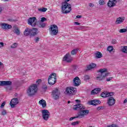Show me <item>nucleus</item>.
<instances>
[{
    "label": "nucleus",
    "mask_w": 127,
    "mask_h": 127,
    "mask_svg": "<svg viewBox=\"0 0 127 127\" xmlns=\"http://www.w3.org/2000/svg\"><path fill=\"white\" fill-rule=\"evenodd\" d=\"M73 109L74 111H78L77 115L79 119L84 118L85 116H87L90 113V111L89 110H86V107L81 104L74 105Z\"/></svg>",
    "instance_id": "1"
},
{
    "label": "nucleus",
    "mask_w": 127,
    "mask_h": 127,
    "mask_svg": "<svg viewBox=\"0 0 127 127\" xmlns=\"http://www.w3.org/2000/svg\"><path fill=\"white\" fill-rule=\"evenodd\" d=\"M71 10H72V9H71V4L68 3L67 2L62 3V12L63 13H69Z\"/></svg>",
    "instance_id": "2"
},
{
    "label": "nucleus",
    "mask_w": 127,
    "mask_h": 127,
    "mask_svg": "<svg viewBox=\"0 0 127 127\" xmlns=\"http://www.w3.org/2000/svg\"><path fill=\"white\" fill-rule=\"evenodd\" d=\"M36 92H37V85L33 84L27 89V94L29 97H32L35 95Z\"/></svg>",
    "instance_id": "3"
},
{
    "label": "nucleus",
    "mask_w": 127,
    "mask_h": 127,
    "mask_svg": "<svg viewBox=\"0 0 127 127\" xmlns=\"http://www.w3.org/2000/svg\"><path fill=\"white\" fill-rule=\"evenodd\" d=\"M77 92V89L73 87H67L65 88V94L68 96L75 95Z\"/></svg>",
    "instance_id": "4"
},
{
    "label": "nucleus",
    "mask_w": 127,
    "mask_h": 127,
    "mask_svg": "<svg viewBox=\"0 0 127 127\" xmlns=\"http://www.w3.org/2000/svg\"><path fill=\"white\" fill-rule=\"evenodd\" d=\"M50 34L52 35H57L58 34V26L56 25H52L49 29Z\"/></svg>",
    "instance_id": "5"
},
{
    "label": "nucleus",
    "mask_w": 127,
    "mask_h": 127,
    "mask_svg": "<svg viewBox=\"0 0 127 127\" xmlns=\"http://www.w3.org/2000/svg\"><path fill=\"white\" fill-rule=\"evenodd\" d=\"M61 93L58 88H55L52 92V98L54 100H58L60 97Z\"/></svg>",
    "instance_id": "6"
},
{
    "label": "nucleus",
    "mask_w": 127,
    "mask_h": 127,
    "mask_svg": "<svg viewBox=\"0 0 127 127\" xmlns=\"http://www.w3.org/2000/svg\"><path fill=\"white\" fill-rule=\"evenodd\" d=\"M42 117L43 120L45 121H48V119L50 118V112L46 109L43 110L42 111Z\"/></svg>",
    "instance_id": "7"
},
{
    "label": "nucleus",
    "mask_w": 127,
    "mask_h": 127,
    "mask_svg": "<svg viewBox=\"0 0 127 127\" xmlns=\"http://www.w3.org/2000/svg\"><path fill=\"white\" fill-rule=\"evenodd\" d=\"M37 21V19H36V17H30L28 19V24H29V25H31L33 27H34V26L36 25Z\"/></svg>",
    "instance_id": "8"
},
{
    "label": "nucleus",
    "mask_w": 127,
    "mask_h": 127,
    "mask_svg": "<svg viewBox=\"0 0 127 127\" xmlns=\"http://www.w3.org/2000/svg\"><path fill=\"white\" fill-rule=\"evenodd\" d=\"M0 26L2 29H4L5 30H8L12 28V26L11 25L4 23H0Z\"/></svg>",
    "instance_id": "9"
},
{
    "label": "nucleus",
    "mask_w": 127,
    "mask_h": 127,
    "mask_svg": "<svg viewBox=\"0 0 127 127\" xmlns=\"http://www.w3.org/2000/svg\"><path fill=\"white\" fill-rule=\"evenodd\" d=\"M109 74V73H105V75H103L100 73H98L96 77V80H97V81H103V80H105L106 77L108 76Z\"/></svg>",
    "instance_id": "10"
},
{
    "label": "nucleus",
    "mask_w": 127,
    "mask_h": 127,
    "mask_svg": "<svg viewBox=\"0 0 127 127\" xmlns=\"http://www.w3.org/2000/svg\"><path fill=\"white\" fill-rule=\"evenodd\" d=\"M80 84H81V80L79 77H75L73 80V84L74 87H79L80 86Z\"/></svg>",
    "instance_id": "11"
},
{
    "label": "nucleus",
    "mask_w": 127,
    "mask_h": 127,
    "mask_svg": "<svg viewBox=\"0 0 127 127\" xmlns=\"http://www.w3.org/2000/svg\"><path fill=\"white\" fill-rule=\"evenodd\" d=\"M63 60L67 63H71V62H72V59L71 55L69 53H67L64 56Z\"/></svg>",
    "instance_id": "12"
},
{
    "label": "nucleus",
    "mask_w": 127,
    "mask_h": 127,
    "mask_svg": "<svg viewBox=\"0 0 127 127\" xmlns=\"http://www.w3.org/2000/svg\"><path fill=\"white\" fill-rule=\"evenodd\" d=\"M107 104L109 106H114L116 104V99L112 96L109 97Z\"/></svg>",
    "instance_id": "13"
},
{
    "label": "nucleus",
    "mask_w": 127,
    "mask_h": 127,
    "mask_svg": "<svg viewBox=\"0 0 127 127\" xmlns=\"http://www.w3.org/2000/svg\"><path fill=\"white\" fill-rule=\"evenodd\" d=\"M18 99L17 98L12 99L10 102L11 108H15V106L18 104Z\"/></svg>",
    "instance_id": "14"
},
{
    "label": "nucleus",
    "mask_w": 127,
    "mask_h": 127,
    "mask_svg": "<svg viewBox=\"0 0 127 127\" xmlns=\"http://www.w3.org/2000/svg\"><path fill=\"white\" fill-rule=\"evenodd\" d=\"M88 105H91L92 106H97L101 104V101L98 100H93L88 102Z\"/></svg>",
    "instance_id": "15"
},
{
    "label": "nucleus",
    "mask_w": 127,
    "mask_h": 127,
    "mask_svg": "<svg viewBox=\"0 0 127 127\" xmlns=\"http://www.w3.org/2000/svg\"><path fill=\"white\" fill-rule=\"evenodd\" d=\"M117 2V0H109L107 3V5L109 7H114V6H116Z\"/></svg>",
    "instance_id": "16"
},
{
    "label": "nucleus",
    "mask_w": 127,
    "mask_h": 127,
    "mask_svg": "<svg viewBox=\"0 0 127 127\" xmlns=\"http://www.w3.org/2000/svg\"><path fill=\"white\" fill-rule=\"evenodd\" d=\"M48 82L49 85L53 86V85H54V84L56 83V80H55L54 77L51 78V76H49L48 79Z\"/></svg>",
    "instance_id": "17"
},
{
    "label": "nucleus",
    "mask_w": 127,
    "mask_h": 127,
    "mask_svg": "<svg viewBox=\"0 0 127 127\" xmlns=\"http://www.w3.org/2000/svg\"><path fill=\"white\" fill-rule=\"evenodd\" d=\"M11 84L10 81H0V86H11Z\"/></svg>",
    "instance_id": "18"
},
{
    "label": "nucleus",
    "mask_w": 127,
    "mask_h": 127,
    "mask_svg": "<svg viewBox=\"0 0 127 127\" xmlns=\"http://www.w3.org/2000/svg\"><path fill=\"white\" fill-rule=\"evenodd\" d=\"M13 30L12 31L15 34H16L17 35H19V34H20V31L19 30V29L17 26H16V25L13 26Z\"/></svg>",
    "instance_id": "19"
},
{
    "label": "nucleus",
    "mask_w": 127,
    "mask_h": 127,
    "mask_svg": "<svg viewBox=\"0 0 127 127\" xmlns=\"http://www.w3.org/2000/svg\"><path fill=\"white\" fill-rule=\"evenodd\" d=\"M24 35L25 36H28V35H30V36H31V29H26L24 31Z\"/></svg>",
    "instance_id": "20"
},
{
    "label": "nucleus",
    "mask_w": 127,
    "mask_h": 127,
    "mask_svg": "<svg viewBox=\"0 0 127 127\" xmlns=\"http://www.w3.org/2000/svg\"><path fill=\"white\" fill-rule=\"evenodd\" d=\"M125 21V17H119L117 18V20L116 21V24H120V23H122V22H124Z\"/></svg>",
    "instance_id": "21"
},
{
    "label": "nucleus",
    "mask_w": 127,
    "mask_h": 127,
    "mask_svg": "<svg viewBox=\"0 0 127 127\" xmlns=\"http://www.w3.org/2000/svg\"><path fill=\"white\" fill-rule=\"evenodd\" d=\"M37 28H33L32 29H31V36H34L37 34V31H38Z\"/></svg>",
    "instance_id": "22"
},
{
    "label": "nucleus",
    "mask_w": 127,
    "mask_h": 127,
    "mask_svg": "<svg viewBox=\"0 0 127 127\" xmlns=\"http://www.w3.org/2000/svg\"><path fill=\"white\" fill-rule=\"evenodd\" d=\"M107 71H108V69H107V68H103L99 69L97 71V72L101 75H105V74H107V73H106Z\"/></svg>",
    "instance_id": "23"
},
{
    "label": "nucleus",
    "mask_w": 127,
    "mask_h": 127,
    "mask_svg": "<svg viewBox=\"0 0 127 127\" xmlns=\"http://www.w3.org/2000/svg\"><path fill=\"white\" fill-rule=\"evenodd\" d=\"M96 64H90L89 65L87 66V70H91V69H94L96 67Z\"/></svg>",
    "instance_id": "24"
},
{
    "label": "nucleus",
    "mask_w": 127,
    "mask_h": 127,
    "mask_svg": "<svg viewBox=\"0 0 127 127\" xmlns=\"http://www.w3.org/2000/svg\"><path fill=\"white\" fill-rule=\"evenodd\" d=\"M39 103L40 105H42V108H45L46 107V101L43 99L40 100Z\"/></svg>",
    "instance_id": "25"
},
{
    "label": "nucleus",
    "mask_w": 127,
    "mask_h": 127,
    "mask_svg": "<svg viewBox=\"0 0 127 127\" xmlns=\"http://www.w3.org/2000/svg\"><path fill=\"white\" fill-rule=\"evenodd\" d=\"M101 91V88H97L94 89L91 91L92 95H95V94H98Z\"/></svg>",
    "instance_id": "26"
},
{
    "label": "nucleus",
    "mask_w": 127,
    "mask_h": 127,
    "mask_svg": "<svg viewBox=\"0 0 127 127\" xmlns=\"http://www.w3.org/2000/svg\"><path fill=\"white\" fill-rule=\"evenodd\" d=\"M102 57H103V55L102 54V53L100 52H97L95 53V58H102Z\"/></svg>",
    "instance_id": "27"
},
{
    "label": "nucleus",
    "mask_w": 127,
    "mask_h": 127,
    "mask_svg": "<svg viewBox=\"0 0 127 127\" xmlns=\"http://www.w3.org/2000/svg\"><path fill=\"white\" fill-rule=\"evenodd\" d=\"M38 26L40 28L42 27V28H44L46 26V24L43 22H40L38 24Z\"/></svg>",
    "instance_id": "28"
},
{
    "label": "nucleus",
    "mask_w": 127,
    "mask_h": 127,
    "mask_svg": "<svg viewBox=\"0 0 127 127\" xmlns=\"http://www.w3.org/2000/svg\"><path fill=\"white\" fill-rule=\"evenodd\" d=\"M101 96L102 98H107V97H108V92L104 91V92H102L101 94Z\"/></svg>",
    "instance_id": "29"
},
{
    "label": "nucleus",
    "mask_w": 127,
    "mask_h": 127,
    "mask_svg": "<svg viewBox=\"0 0 127 127\" xmlns=\"http://www.w3.org/2000/svg\"><path fill=\"white\" fill-rule=\"evenodd\" d=\"M39 11H41V12H45L46 10H47V8L43 7L38 9Z\"/></svg>",
    "instance_id": "30"
},
{
    "label": "nucleus",
    "mask_w": 127,
    "mask_h": 127,
    "mask_svg": "<svg viewBox=\"0 0 127 127\" xmlns=\"http://www.w3.org/2000/svg\"><path fill=\"white\" fill-rule=\"evenodd\" d=\"M122 51L124 53H127V46L123 47L122 48Z\"/></svg>",
    "instance_id": "31"
},
{
    "label": "nucleus",
    "mask_w": 127,
    "mask_h": 127,
    "mask_svg": "<svg viewBox=\"0 0 127 127\" xmlns=\"http://www.w3.org/2000/svg\"><path fill=\"white\" fill-rule=\"evenodd\" d=\"M78 51V49H74L73 50H72L71 52V55H75L76 54H77V52Z\"/></svg>",
    "instance_id": "32"
},
{
    "label": "nucleus",
    "mask_w": 127,
    "mask_h": 127,
    "mask_svg": "<svg viewBox=\"0 0 127 127\" xmlns=\"http://www.w3.org/2000/svg\"><path fill=\"white\" fill-rule=\"evenodd\" d=\"M108 51H109V52H112L113 50H114V48L112 46H110L107 48Z\"/></svg>",
    "instance_id": "33"
},
{
    "label": "nucleus",
    "mask_w": 127,
    "mask_h": 127,
    "mask_svg": "<svg viewBox=\"0 0 127 127\" xmlns=\"http://www.w3.org/2000/svg\"><path fill=\"white\" fill-rule=\"evenodd\" d=\"M50 76H51V78L52 79V78H55V80H56L57 77H56V73H52Z\"/></svg>",
    "instance_id": "34"
},
{
    "label": "nucleus",
    "mask_w": 127,
    "mask_h": 127,
    "mask_svg": "<svg viewBox=\"0 0 127 127\" xmlns=\"http://www.w3.org/2000/svg\"><path fill=\"white\" fill-rule=\"evenodd\" d=\"M99 3L100 4V5H104V4H106V2H105L104 0H100L99 1Z\"/></svg>",
    "instance_id": "35"
},
{
    "label": "nucleus",
    "mask_w": 127,
    "mask_h": 127,
    "mask_svg": "<svg viewBox=\"0 0 127 127\" xmlns=\"http://www.w3.org/2000/svg\"><path fill=\"white\" fill-rule=\"evenodd\" d=\"M127 32V29H121L120 30L119 32L120 33H124V32Z\"/></svg>",
    "instance_id": "36"
},
{
    "label": "nucleus",
    "mask_w": 127,
    "mask_h": 127,
    "mask_svg": "<svg viewBox=\"0 0 127 127\" xmlns=\"http://www.w3.org/2000/svg\"><path fill=\"white\" fill-rule=\"evenodd\" d=\"M16 47H17V43H14L13 44H12L11 46V48L12 49H14V48H16Z\"/></svg>",
    "instance_id": "37"
},
{
    "label": "nucleus",
    "mask_w": 127,
    "mask_h": 127,
    "mask_svg": "<svg viewBox=\"0 0 127 127\" xmlns=\"http://www.w3.org/2000/svg\"><path fill=\"white\" fill-rule=\"evenodd\" d=\"M84 78V81H88V80H90V79H91V78L88 75H85Z\"/></svg>",
    "instance_id": "38"
},
{
    "label": "nucleus",
    "mask_w": 127,
    "mask_h": 127,
    "mask_svg": "<svg viewBox=\"0 0 127 127\" xmlns=\"http://www.w3.org/2000/svg\"><path fill=\"white\" fill-rule=\"evenodd\" d=\"M80 119V117H79V116L77 115L76 117H71L69 119V121H73V120H75V119Z\"/></svg>",
    "instance_id": "39"
},
{
    "label": "nucleus",
    "mask_w": 127,
    "mask_h": 127,
    "mask_svg": "<svg viewBox=\"0 0 127 127\" xmlns=\"http://www.w3.org/2000/svg\"><path fill=\"white\" fill-rule=\"evenodd\" d=\"M77 125H79V121H76L71 123L72 126H77Z\"/></svg>",
    "instance_id": "40"
},
{
    "label": "nucleus",
    "mask_w": 127,
    "mask_h": 127,
    "mask_svg": "<svg viewBox=\"0 0 127 127\" xmlns=\"http://www.w3.org/2000/svg\"><path fill=\"white\" fill-rule=\"evenodd\" d=\"M47 20V19L44 17H43L41 18V22H44V21H46Z\"/></svg>",
    "instance_id": "41"
},
{
    "label": "nucleus",
    "mask_w": 127,
    "mask_h": 127,
    "mask_svg": "<svg viewBox=\"0 0 127 127\" xmlns=\"http://www.w3.org/2000/svg\"><path fill=\"white\" fill-rule=\"evenodd\" d=\"M115 93L114 92H108V97H112V96H114Z\"/></svg>",
    "instance_id": "42"
},
{
    "label": "nucleus",
    "mask_w": 127,
    "mask_h": 127,
    "mask_svg": "<svg viewBox=\"0 0 127 127\" xmlns=\"http://www.w3.org/2000/svg\"><path fill=\"white\" fill-rule=\"evenodd\" d=\"M5 105V101H3L0 106L1 109H2L3 108H4Z\"/></svg>",
    "instance_id": "43"
},
{
    "label": "nucleus",
    "mask_w": 127,
    "mask_h": 127,
    "mask_svg": "<svg viewBox=\"0 0 127 127\" xmlns=\"http://www.w3.org/2000/svg\"><path fill=\"white\" fill-rule=\"evenodd\" d=\"M42 88H43V90H44V91H46V90H47V85H43Z\"/></svg>",
    "instance_id": "44"
},
{
    "label": "nucleus",
    "mask_w": 127,
    "mask_h": 127,
    "mask_svg": "<svg viewBox=\"0 0 127 127\" xmlns=\"http://www.w3.org/2000/svg\"><path fill=\"white\" fill-rule=\"evenodd\" d=\"M107 127H119L116 125L113 124L112 125H110V126H107Z\"/></svg>",
    "instance_id": "45"
},
{
    "label": "nucleus",
    "mask_w": 127,
    "mask_h": 127,
    "mask_svg": "<svg viewBox=\"0 0 127 127\" xmlns=\"http://www.w3.org/2000/svg\"><path fill=\"white\" fill-rule=\"evenodd\" d=\"M2 116H5V115H6V111L3 110L2 112Z\"/></svg>",
    "instance_id": "46"
},
{
    "label": "nucleus",
    "mask_w": 127,
    "mask_h": 127,
    "mask_svg": "<svg viewBox=\"0 0 127 127\" xmlns=\"http://www.w3.org/2000/svg\"><path fill=\"white\" fill-rule=\"evenodd\" d=\"M89 5L90 7H94V6H95V4H94L93 3H90L89 4Z\"/></svg>",
    "instance_id": "47"
},
{
    "label": "nucleus",
    "mask_w": 127,
    "mask_h": 127,
    "mask_svg": "<svg viewBox=\"0 0 127 127\" xmlns=\"http://www.w3.org/2000/svg\"><path fill=\"white\" fill-rule=\"evenodd\" d=\"M112 43L113 44H116V43H117V40L116 39L113 40L112 41Z\"/></svg>",
    "instance_id": "48"
},
{
    "label": "nucleus",
    "mask_w": 127,
    "mask_h": 127,
    "mask_svg": "<svg viewBox=\"0 0 127 127\" xmlns=\"http://www.w3.org/2000/svg\"><path fill=\"white\" fill-rule=\"evenodd\" d=\"M112 79H113L112 77H109L107 79V82H110V81H111V80H112Z\"/></svg>",
    "instance_id": "49"
},
{
    "label": "nucleus",
    "mask_w": 127,
    "mask_h": 127,
    "mask_svg": "<svg viewBox=\"0 0 127 127\" xmlns=\"http://www.w3.org/2000/svg\"><path fill=\"white\" fill-rule=\"evenodd\" d=\"M36 83H38V84L41 83V79H38L36 81Z\"/></svg>",
    "instance_id": "50"
},
{
    "label": "nucleus",
    "mask_w": 127,
    "mask_h": 127,
    "mask_svg": "<svg viewBox=\"0 0 127 127\" xmlns=\"http://www.w3.org/2000/svg\"><path fill=\"white\" fill-rule=\"evenodd\" d=\"M0 45H1V47H3V46H4L3 42H0Z\"/></svg>",
    "instance_id": "51"
},
{
    "label": "nucleus",
    "mask_w": 127,
    "mask_h": 127,
    "mask_svg": "<svg viewBox=\"0 0 127 127\" xmlns=\"http://www.w3.org/2000/svg\"><path fill=\"white\" fill-rule=\"evenodd\" d=\"M35 41L36 42H38V41H39V38L36 37L35 39Z\"/></svg>",
    "instance_id": "52"
},
{
    "label": "nucleus",
    "mask_w": 127,
    "mask_h": 127,
    "mask_svg": "<svg viewBox=\"0 0 127 127\" xmlns=\"http://www.w3.org/2000/svg\"><path fill=\"white\" fill-rule=\"evenodd\" d=\"M102 108H103L102 107H98L97 108V111H100V110H102Z\"/></svg>",
    "instance_id": "53"
},
{
    "label": "nucleus",
    "mask_w": 127,
    "mask_h": 127,
    "mask_svg": "<svg viewBox=\"0 0 127 127\" xmlns=\"http://www.w3.org/2000/svg\"><path fill=\"white\" fill-rule=\"evenodd\" d=\"M2 66H3V63L0 62V68H1Z\"/></svg>",
    "instance_id": "54"
},
{
    "label": "nucleus",
    "mask_w": 127,
    "mask_h": 127,
    "mask_svg": "<svg viewBox=\"0 0 127 127\" xmlns=\"http://www.w3.org/2000/svg\"><path fill=\"white\" fill-rule=\"evenodd\" d=\"M7 21L12 22V21H14V20H13L12 19H8Z\"/></svg>",
    "instance_id": "55"
},
{
    "label": "nucleus",
    "mask_w": 127,
    "mask_h": 127,
    "mask_svg": "<svg viewBox=\"0 0 127 127\" xmlns=\"http://www.w3.org/2000/svg\"><path fill=\"white\" fill-rule=\"evenodd\" d=\"M82 17V15H77L76 16V18H81Z\"/></svg>",
    "instance_id": "56"
},
{
    "label": "nucleus",
    "mask_w": 127,
    "mask_h": 127,
    "mask_svg": "<svg viewBox=\"0 0 127 127\" xmlns=\"http://www.w3.org/2000/svg\"><path fill=\"white\" fill-rule=\"evenodd\" d=\"M127 98L125 99L124 101V104H127Z\"/></svg>",
    "instance_id": "57"
},
{
    "label": "nucleus",
    "mask_w": 127,
    "mask_h": 127,
    "mask_svg": "<svg viewBox=\"0 0 127 127\" xmlns=\"http://www.w3.org/2000/svg\"><path fill=\"white\" fill-rule=\"evenodd\" d=\"M75 24H76V25H80V23L78 22H74Z\"/></svg>",
    "instance_id": "58"
},
{
    "label": "nucleus",
    "mask_w": 127,
    "mask_h": 127,
    "mask_svg": "<svg viewBox=\"0 0 127 127\" xmlns=\"http://www.w3.org/2000/svg\"><path fill=\"white\" fill-rule=\"evenodd\" d=\"M1 11H2V8L0 7V13H1Z\"/></svg>",
    "instance_id": "59"
},
{
    "label": "nucleus",
    "mask_w": 127,
    "mask_h": 127,
    "mask_svg": "<svg viewBox=\"0 0 127 127\" xmlns=\"http://www.w3.org/2000/svg\"><path fill=\"white\" fill-rule=\"evenodd\" d=\"M75 102L77 103H79V102H80V100H78V99H77V100H75Z\"/></svg>",
    "instance_id": "60"
},
{
    "label": "nucleus",
    "mask_w": 127,
    "mask_h": 127,
    "mask_svg": "<svg viewBox=\"0 0 127 127\" xmlns=\"http://www.w3.org/2000/svg\"><path fill=\"white\" fill-rule=\"evenodd\" d=\"M68 1H70V0H65V1L64 2H67Z\"/></svg>",
    "instance_id": "61"
},
{
    "label": "nucleus",
    "mask_w": 127,
    "mask_h": 127,
    "mask_svg": "<svg viewBox=\"0 0 127 127\" xmlns=\"http://www.w3.org/2000/svg\"><path fill=\"white\" fill-rule=\"evenodd\" d=\"M2 0L3 1H7V0Z\"/></svg>",
    "instance_id": "62"
},
{
    "label": "nucleus",
    "mask_w": 127,
    "mask_h": 127,
    "mask_svg": "<svg viewBox=\"0 0 127 127\" xmlns=\"http://www.w3.org/2000/svg\"><path fill=\"white\" fill-rule=\"evenodd\" d=\"M67 103H68V104H70V101H68L67 102Z\"/></svg>",
    "instance_id": "63"
},
{
    "label": "nucleus",
    "mask_w": 127,
    "mask_h": 127,
    "mask_svg": "<svg viewBox=\"0 0 127 127\" xmlns=\"http://www.w3.org/2000/svg\"><path fill=\"white\" fill-rule=\"evenodd\" d=\"M9 90H11V87H10Z\"/></svg>",
    "instance_id": "64"
}]
</instances>
